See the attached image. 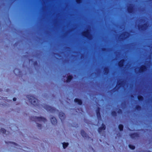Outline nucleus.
<instances>
[{"label":"nucleus","mask_w":152,"mask_h":152,"mask_svg":"<svg viewBox=\"0 0 152 152\" xmlns=\"http://www.w3.org/2000/svg\"><path fill=\"white\" fill-rule=\"evenodd\" d=\"M27 98L28 99L29 102L34 105H38L39 102L38 100L33 96L28 95Z\"/></svg>","instance_id":"f257e3e1"},{"label":"nucleus","mask_w":152,"mask_h":152,"mask_svg":"<svg viewBox=\"0 0 152 152\" xmlns=\"http://www.w3.org/2000/svg\"><path fill=\"white\" fill-rule=\"evenodd\" d=\"M35 121L37 122H43L44 123H45L46 121V119L44 118H42V117H36L35 118V120H34ZM37 126L40 127L41 126V124H38L37 123Z\"/></svg>","instance_id":"f03ea898"},{"label":"nucleus","mask_w":152,"mask_h":152,"mask_svg":"<svg viewBox=\"0 0 152 152\" xmlns=\"http://www.w3.org/2000/svg\"><path fill=\"white\" fill-rule=\"evenodd\" d=\"M82 35L89 39H92V36L90 34L89 31L88 29L85 31L83 32L82 33Z\"/></svg>","instance_id":"7ed1b4c3"},{"label":"nucleus","mask_w":152,"mask_h":152,"mask_svg":"<svg viewBox=\"0 0 152 152\" xmlns=\"http://www.w3.org/2000/svg\"><path fill=\"white\" fill-rule=\"evenodd\" d=\"M44 107L48 111H49L51 112H54L55 110V109L54 108L49 106L48 105H45Z\"/></svg>","instance_id":"20e7f679"},{"label":"nucleus","mask_w":152,"mask_h":152,"mask_svg":"<svg viewBox=\"0 0 152 152\" xmlns=\"http://www.w3.org/2000/svg\"><path fill=\"white\" fill-rule=\"evenodd\" d=\"M105 126L104 124L103 123H102V127H99L98 129V132L100 134H102V133H101L102 132H104V131L105 130Z\"/></svg>","instance_id":"39448f33"},{"label":"nucleus","mask_w":152,"mask_h":152,"mask_svg":"<svg viewBox=\"0 0 152 152\" xmlns=\"http://www.w3.org/2000/svg\"><path fill=\"white\" fill-rule=\"evenodd\" d=\"M139 72L142 73L146 71L147 69L146 67L144 66H142L140 68H138Z\"/></svg>","instance_id":"423d86ee"},{"label":"nucleus","mask_w":152,"mask_h":152,"mask_svg":"<svg viewBox=\"0 0 152 152\" xmlns=\"http://www.w3.org/2000/svg\"><path fill=\"white\" fill-rule=\"evenodd\" d=\"M100 110L99 108L98 107L96 110V115L97 116V118L99 120L100 119V120H101V115L100 114V113L99 112Z\"/></svg>","instance_id":"0eeeda50"},{"label":"nucleus","mask_w":152,"mask_h":152,"mask_svg":"<svg viewBox=\"0 0 152 152\" xmlns=\"http://www.w3.org/2000/svg\"><path fill=\"white\" fill-rule=\"evenodd\" d=\"M59 117L61 121L64 119L65 118V115L64 113L62 112L60 113L59 114Z\"/></svg>","instance_id":"6e6552de"},{"label":"nucleus","mask_w":152,"mask_h":152,"mask_svg":"<svg viewBox=\"0 0 152 152\" xmlns=\"http://www.w3.org/2000/svg\"><path fill=\"white\" fill-rule=\"evenodd\" d=\"M129 34L128 33L126 32H124L120 36V37H123V39L126 38L128 37Z\"/></svg>","instance_id":"1a4fd4ad"},{"label":"nucleus","mask_w":152,"mask_h":152,"mask_svg":"<svg viewBox=\"0 0 152 152\" xmlns=\"http://www.w3.org/2000/svg\"><path fill=\"white\" fill-rule=\"evenodd\" d=\"M51 121L52 124L55 125L57 123V121L56 118L54 117H52L51 119Z\"/></svg>","instance_id":"9d476101"},{"label":"nucleus","mask_w":152,"mask_h":152,"mask_svg":"<svg viewBox=\"0 0 152 152\" xmlns=\"http://www.w3.org/2000/svg\"><path fill=\"white\" fill-rule=\"evenodd\" d=\"M133 7L132 5H130L128 8V11L130 13H132L133 12Z\"/></svg>","instance_id":"9b49d317"},{"label":"nucleus","mask_w":152,"mask_h":152,"mask_svg":"<svg viewBox=\"0 0 152 152\" xmlns=\"http://www.w3.org/2000/svg\"><path fill=\"white\" fill-rule=\"evenodd\" d=\"M139 134L137 133H134L130 135V137L133 138H135L136 137H139Z\"/></svg>","instance_id":"f8f14e48"},{"label":"nucleus","mask_w":152,"mask_h":152,"mask_svg":"<svg viewBox=\"0 0 152 152\" xmlns=\"http://www.w3.org/2000/svg\"><path fill=\"white\" fill-rule=\"evenodd\" d=\"M124 60H122L120 61L118 64L119 66L121 67L123 66L124 65Z\"/></svg>","instance_id":"ddd939ff"},{"label":"nucleus","mask_w":152,"mask_h":152,"mask_svg":"<svg viewBox=\"0 0 152 152\" xmlns=\"http://www.w3.org/2000/svg\"><path fill=\"white\" fill-rule=\"evenodd\" d=\"M75 102H77L78 104L79 105H81L82 104V102L81 101L78 99H75L74 100Z\"/></svg>","instance_id":"4468645a"},{"label":"nucleus","mask_w":152,"mask_h":152,"mask_svg":"<svg viewBox=\"0 0 152 152\" xmlns=\"http://www.w3.org/2000/svg\"><path fill=\"white\" fill-rule=\"evenodd\" d=\"M139 28L140 29L141 28V29L142 30H145L147 28V25L146 24H144L143 26H142L141 27H139Z\"/></svg>","instance_id":"2eb2a0df"},{"label":"nucleus","mask_w":152,"mask_h":152,"mask_svg":"<svg viewBox=\"0 0 152 152\" xmlns=\"http://www.w3.org/2000/svg\"><path fill=\"white\" fill-rule=\"evenodd\" d=\"M0 132L6 134H8L9 133L8 131H6L4 129H1L0 130Z\"/></svg>","instance_id":"dca6fc26"},{"label":"nucleus","mask_w":152,"mask_h":152,"mask_svg":"<svg viewBox=\"0 0 152 152\" xmlns=\"http://www.w3.org/2000/svg\"><path fill=\"white\" fill-rule=\"evenodd\" d=\"M81 133L82 136L84 137H87V134L83 130H81Z\"/></svg>","instance_id":"f3484780"},{"label":"nucleus","mask_w":152,"mask_h":152,"mask_svg":"<svg viewBox=\"0 0 152 152\" xmlns=\"http://www.w3.org/2000/svg\"><path fill=\"white\" fill-rule=\"evenodd\" d=\"M72 78V77L71 76H68L67 79L66 80L67 82H70Z\"/></svg>","instance_id":"a211bd4d"},{"label":"nucleus","mask_w":152,"mask_h":152,"mask_svg":"<svg viewBox=\"0 0 152 152\" xmlns=\"http://www.w3.org/2000/svg\"><path fill=\"white\" fill-rule=\"evenodd\" d=\"M63 146L64 148H66L68 145V143L64 142L62 143Z\"/></svg>","instance_id":"6ab92c4d"},{"label":"nucleus","mask_w":152,"mask_h":152,"mask_svg":"<svg viewBox=\"0 0 152 152\" xmlns=\"http://www.w3.org/2000/svg\"><path fill=\"white\" fill-rule=\"evenodd\" d=\"M104 70L105 71V72H104V74H105V75H107L108 74V69L107 68H105L104 69Z\"/></svg>","instance_id":"aec40b11"},{"label":"nucleus","mask_w":152,"mask_h":152,"mask_svg":"<svg viewBox=\"0 0 152 152\" xmlns=\"http://www.w3.org/2000/svg\"><path fill=\"white\" fill-rule=\"evenodd\" d=\"M123 126L122 125H119L118 126V128L120 131H121L123 130Z\"/></svg>","instance_id":"412c9836"},{"label":"nucleus","mask_w":152,"mask_h":152,"mask_svg":"<svg viewBox=\"0 0 152 152\" xmlns=\"http://www.w3.org/2000/svg\"><path fill=\"white\" fill-rule=\"evenodd\" d=\"M138 99L140 101H142L143 99V97H142V96H138Z\"/></svg>","instance_id":"4be33fe9"},{"label":"nucleus","mask_w":152,"mask_h":152,"mask_svg":"<svg viewBox=\"0 0 152 152\" xmlns=\"http://www.w3.org/2000/svg\"><path fill=\"white\" fill-rule=\"evenodd\" d=\"M129 147L130 149L132 150L134 149L135 148L134 146L131 145H129Z\"/></svg>","instance_id":"5701e85b"},{"label":"nucleus","mask_w":152,"mask_h":152,"mask_svg":"<svg viewBox=\"0 0 152 152\" xmlns=\"http://www.w3.org/2000/svg\"><path fill=\"white\" fill-rule=\"evenodd\" d=\"M112 115L113 116H115L116 115V113L115 111L112 112Z\"/></svg>","instance_id":"b1692460"},{"label":"nucleus","mask_w":152,"mask_h":152,"mask_svg":"<svg viewBox=\"0 0 152 152\" xmlns=\"http://www.w3.org/2000/svg\"><path fill=\"white\" fill-rule=\"evenodd\" d=\"M78 4H80L81 2V0H76Z\"/></svg>","instance_id":"393cba45"},{"label":"nucleus","mask_w":152,"mask_h":152,"mask_svg":"<svg viewBox=\"0 0 152 152\" xmlns=\"http://www.w3.org/2000/svg\"><path fill=\"white\" fill-rule=\"evenodd\" d=\"M118 113H122V110H119L118 111Z\"/></svg>","instance_id":"a878e982"},{"label":"nucleus","mask_w":152,"mask_h":152,"mask_svg":"<svg viewBox=\"0 0 152 152\" xmlns=\"http://www.w3.org/2000/svg\"><path fill=\"white\" fill-rule=\"evenodd\" d=\"M13 100L14 101H16V98H14L13 99Z\"/></svg>","instance_id":"bb28decb"},{"label":"nucleus","mask_w":152,"mask_h":152,"mask_svg":"<svg viewBox=\"0 0 152 152\" xmlns=\"http://www.w3.org/2000/svg\"><path fill=\"white\" fill-rule=\"evenodd\" d=\"M12 144L14 145H15L16 146H17V144H16V143H14V142H12Z\"/></svg>","instance_id":"cd10ccee"},{"label":"nucleus","mask_w":152,"mask_h":152,"mask_svg":"<svg viewBox=\"0 0 152 152\" xmlns=\"http://www.w3.org/2000/svg\"><path fill=\"white\" fill-rule=\"evenodd\" d=\"M120 85H121V84L120 83H118V85H117V86H119V87H120V86H121Z\"/></svg>","instance_id":"c85d7f7f"},{"label":"nucleus","mask_w":152,"mask_h":152,"mask_svg":"<svg viewBox=\"0 0 152 152\" xmlns=\"http://www.w3.org/2000/svg\"><path fill=\"white\" fill-rule=\"evenodd\" d=\"M137 68H136V69H135V72H137Z\"/></svg>","instance_id":"c756f323"},{"label":"nucleus","mask_w":152,"mask_h":152,"mask_svg":"<svg viewBox=\"0 0 152 152\" xmlns=\"http://www.w3.org/2000/svg\"><path fill=\"white\" fill-rule=\"evenodd\" d=\"M15 70L14 71V72L15 73Z\"/></svg>","instance_id":"7c9ffc66"}]
</instances>
